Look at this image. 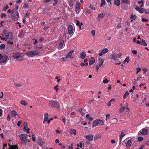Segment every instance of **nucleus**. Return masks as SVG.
Listing matches in <instances>:
<instances>
[{"mask_svg":"<svg viewBox=\"0 0 149 149\" xmlns=\"http://www.w3.org/2000/svg\"><path fill=\"white\" fill-rule=\"evenodd\" d=\"M47 102L52 107H56L58 111H60L61 110V106L59 103L57 101L51 100H48Z\"/></svg>","mask_w":149,"mask_h":149,"instance_id":"nucleus-1","label":"nucleus"},{"mask_svg":"<svg viewBox=\"0 0 149 149\" xmlns=\"http://www.w3.org/2000/svg\"><path fill=\"white\" fill-rule=\"evenodd\" d=\"M28 136V135L27 134H21L19 135V138L22 141L23 144L26 145V141L27 140Z\"/></svg>","mask_w":149,"mask_h":149,"instance_id":"nucleus-2","label":"nucleus"},{"mask_svg":"<svg viewBox=\"0 0 149 149\" xmlns=\"http://www.w3.org/2000/svg\"><path fill=\"white\" fill-rule=\"evenodd\" d=\"M103 124V122L102 120L97 119L93 121L92 126L93 127H94L99 125H102Z\"/></svg>","mask_w":149,"mask_h":149,"instance_id":"nucleus-3","label":"nucleus"},{"mask_svg":"<svg viewBox=\"0 0 149 149\" xmlns=\"http://www.w3.org/2000/svg\"><path fill=\"white\" fill-rule=\"evenodd\" d=\"M80 3L79 1H77L75 5V12L77 14H79L80 11Z\"/></svg>","mask_w":149,"mask_h":149,"instance_id":"nucleus-4","label":"nucleus"},{"mask_svg":"<svg viewBox=\"0 0 149 149\" xmlns=\"http://www.w3.org/2000/svg\"><path fill=\"white\" fill-rule=\"evenodd\" d=\"M14 13L15 14H13L12 19L14 21H16L19 18V13L17 10H16Z\"/></svg>","mask_w":149,"mask_h":149,"instance_id":"nucleus-5","label":"nucleus"},{"mask_svg":"<svg viewBox=\"0 0 149 149\" xmlns=\"http://www.w3.org/2000/svg\"><path fill=\"white\" fill-rule=\"evenodd\" d=\"M135 141L133 138H131L129 140H128L127 143H126V146L127 147H129L133 144L135 143Z\"/></svg>","mask_w":149,"mask_h":149,"instance_id":"nucleus-6","label":"nucleus"},{"mask_svg":"<svg viewBox=\"0 0 149 149\" xmlns=\"http://www.w3.org/2000/svg\"><path fill=\"white\" fill-rule=\"evenodd\" d=\"M8 56L6 55L2 56L0 54V62L1 63H3L7 61Z\"/></svg>","mask_w":149,"mask_h":149,"instance_id":"nucleus-7","label":"nucleus"},{"mask_svg":"<svg viewBox=\"0 0 149 149\" xmlns=\"http://www.w3.org/2000/svg\"><path fill=\"white\" fill-rule=\"evenodd\" d=\"M127 133V131L124 130L122 131L121 132L120 135L119 136V144L121 143L122 139L123 138L125 135L126 133Z\"/></svg>","mask_w":149,"mask_h":149,"instance_id":"nucleus-8","label":"nucleus"},{"mask_svg":"<svg viewBox=\"0 0 149 149\" xmlns=\"http://www.w3.org/2000/svg\"><path fill=\"white\" fill-rule=\"evenodd\" d=\"M73 29L72 26L71 25H69L68 28V32L69 35H71L73 32Z\"/></svg>","mask_w":149,"mask_h":149,"instance_id":"nucleus-9","label":"nucleus"},{"mask_svg":"<svg viewBox=\"0 0 149 149\" xmlns=\"http://www.w3.org/2000/svg\"><path fill=\"white\" fill-rule=\"evenodd\" d=\"M108 51V49L107 48L102 49L101 51H100V50H99V52H100V53L99 54V55L101 56H102L103 55L107 53Z\"/></svg>","mask_w":149,"mask_h":149,"instance_id":"nucleus-10","label":"nucleus"},{"mask_svg":"<svg viewBox=\"0 0 149 149\" xmlns=\"http://www.w3.org/2000/svg\"><path fill=\"white\" fill-rule=\"evenodd\" d=\"M74 52L73 50H71L66 55V58H70L71 59H73L74 58L73 56L72 55V53Z\"/></svg>","mask_w":149,"mask_h":149,"instance_id":"nucleus-11","label":"nucleus"},{"mask_svg":"<svg viewBox=\"0 0 149 149\" xmlns=\"http://www.w3.org/2000/svg\"><path fill=\"white\" fill-rule=\"evenodd\" d=\"M7 35L5 36L7 38L10 40L13 39V35L11 32H9Z\"/></svg>","mask_w":149,"mask_h":149,"instance_id":"nucleus-12","label":"nucleus"},{"mask_svg":"<svg viewBox=\"0 0 149 149\" xmlns=\"http://www.w3.org/2000/svg\"><path fill=\"white\" fill-rule=\"evenodd\" d=\"M84 137L89 141H92L93 139V135H87Z\"/></svg>","mask_w":149,"mask_h":149,"instance_id":"nucleus-13","label":"nucleus"},{"mask_svg":"<svg viewBox=\"0 0 149 149\" xmlns=\"http://www.w3.org/2000/svg\"><path fill=\"white\" fill-rule=\"evenodd\" d=\"M86 120L87 121H92L93 120V118L91 117L90 115L89 114H88L86 115Z\"/></svg>","mask_w":149,"mask_h":149,"instance_id":"nucleus-14","label":"nucleus"},{"mask_svg":"<svg viewBox=\"0 0 149 149\" xmlns=\"http://www.w3.org/2000/svg\"><path fill=\"white\" fill-rule=\"evenodd\" d=\"M21 56L20 53L19 52H16L13 55V57L14 58H18Z\"/></svg>","mask_w":149,"mask_h":149,"instance_id":"nucleus-15","label":"nucleus"},{"mask_svg":"<svg viewBox=\"0 0 149 149\" xmlns=\"http://www.w3.org/2000/svg\"><path fill=\"white\" fill-rule=\"evenodd\" d=\"M147 130L146 129H143L141 130L140 131V133L142 135H145L147 133Z\"/></svg>","mask_w":149,"mask_h":149,"instance_id":"nucleus-16","label":"nucleus"},{"mask_svg":"<svg viewBox=\"0 0 149 149\" xmlns=\"http://www.w3.org/2000/svg\"><path fill=\"white\" fill-rule=\"evenodd\" d=\"M64 41L63 40H62L60 42L59 44V46L58 47V49H61L63 47L64 44Z\"/></svg>","mask_w":149,"mask_h":149,"instance_id":"nucleus-17","label":"nucleus"},{"mask_svg":"<svg viewBox=\"0 0 149 149\" xmlns=\"http://www.w3.org/2000/svg\"><path fill=\"white\" fill-rule=\"evenodd\" d=\"M38 143L40 146H42L44 144V142L42 141V139L40 138H38L37 139Z\"/></svg>","mask_w":149,"mask_h":149,"instance_id":"nucleus-18","label":"nucleus"},{"mask_svg":"<svg viewBox=\"0 0 149 149\" xmlns=\"http://www.w3.org/2000/svg\"><path fill=\"white\" fill-rule=\"evenodd\" d=\"M95 62V60L94 58L91 57L89 59V65H91L93 64Z\"/></svg>","mask_w":149,"mask_h":149,"instance_id":"nucleus-19","label":"nucleus"},{"mask_svg":"<svg viewBox=\"0 0 149 149\" xmlns=\"http://www.w3.org/2000/svg\"><path fill=\"white\" fill-rule=\"evenodd\" d=\"M17 113L14 109L11 110V114L13 117H16L17 115Z\"/></svg>","mask_w":149,"mask_h":149,"instance_id":"nucleus-20","label":"nucleus"},{"mask_svg":"<svg viewBox=\"0 0 149 149\" xmlns=\"http://www.w3.org/2000/svg\"><path fill=\"white\" fill-rule=\"evenodd\" d=\"M118 56H117V55L116 54L113 53L112 54L111 59H112L114 61H115L116 60Z\"/></svg>","mask_w":149,"mask_h":149,"instance_id":"nucleus-21","label":"nucleus"},{"mask_svg":"<svg viewBox=\"0 0 149 149\" xmlns=\"http://www.w3.org/2000/svg\"><path fill=\"white\" fill-rule=\"evenodd\" d=\"M33 56L37 55L40 52L38 50L32 51Z\"/></svg>","mask_w":149,"mask_h":149,"instance_id":"nucleus-22","label":"nucleus"},{"mask_svg":"<svg viewBox=\"0 0 149 149\" xmlns=\"http://www.w3.org/2000/svg\"><path fill=\"white\" fill-rule=\"evenodd\" d=\"M98 60L100 61L98 65H99V66L101 67L103 63L104 62V60L103 59H102L101 58H99Z\"/></svg>","mask_w":149,"mask_h":149,"instance_id":"nucleus-23","label":"nucleus"},{"mask_svg":"<svg viewBox=\"0 0 149 149\" xmlns=\"http://www.w3.org/2000/svg\"><path fill=\"white\" fill-rule=\"evenodd\" d=\"M69 133L70 134H74L75 135L76 134V131L74 129H72L70 130Z\"/></svg>","mask_w":149,"mask_h":149,"instance_id":"nucleus-24","label":"nucleus"},{"mask_svg":"<svg viewBox=\"0 0 149 149\" xmlns=\"http://www.w3.org/2000/svg\"><path fill=\"white\" fill-rule=\"evenodd\" d=\"M120 1L119 0H114V4L117 6H120Z\"/></svg>","mask_w":149,"mask_h":149,"instance_id":"nucleus-25","label":"nucleus"},{"mask_svg":"<svg viewBox=\"0 0 149 149\" xmlns=\"http://www.w3.org/2000/svg\"><path fill=\"white\" fill-rule=\"evenodd\" d=\"M80 55L81 58L82 59H84L85 58L86 54L85 52H83L80 54Z\"/></svg>","mask_w":149,"mask_h":149,"instance_id":"nucleus-26","label":"nucleus"},{"mask_svg":"<svg viewBox=\"0 0 149 149\" xmlns=\"http://www.w3.org/2000/svg\"><path fill=\"white\" fill-rule=\"evenodd\" d=\"M140 44L144 46L147 45V44L146 43L145 40L143 39L141 40Z\"/></svg>","mask_w":149,"mask_h":149,"instance_id":"nucleus-27","label":"nucleus"},{"mask_svg":"<svg viewBox=\"0 0 149 149\" xmlns=\"http://www.w3.org/2000/svg\"><path fill=\"white\" fill-rule=\"evenodd\" d=\"M69 5L70 7H71L72 8L73 7V1L72 0H70L69 1Z\"/></svg>","mask_w":149,"mask_h":149,"instance_id":"nucleus-28","label":"nucleus"},{"mask_svg":"<svg viewBox=\"0 0 149 149\" xmlns=\"http://www.w3.org/2000/svg\"><path fill=\"white\" fill-rule=\"evenodd\" d=\"M7 30L6 29H4L3 31V34H2V36L4 37L6 35H7V34L8 33Z\"/></svg>","mask_w":149,"mask_h":149,"instance_id":"nucleus-29","label":"nucleus"},{"mask_svg":"<svg viewBox=\"0 0 149 149\" xmlns=\"http://www.w3.org/2000/svg\"><path fill=\"white\" fill-rule=\"evenodd\" d=\"M26 54L28 56H33L32 51L26 53Z\"/></svg>","mask_w":149,"mask_h":149,"instance_id":"nucleus-30","label":"nucleus"},{"mask_svg":"<svg viewBox=\"0 0 149 149\" xmlns=\"http://www.w3.org/2000/svg\"><path fill=\"white\" fill-rule=\"evenodd\" d=\"M129 95V93L128 91H126L124 95L123 96V98L124 99H125L126 98V97L128 96Z\"/></svg>","mask_w":149,"mask_h":149,"instance_id":"nucleus-31","label":"nucleus"},{"mask_svg":"<svg viewBox=\"0 0 149 149\" xmlns=\"http://www.w3.org/2000/svg\"><path fill=\"white\" fill-rule=\"evenodd\" d=\"M121 2L123 3L127 4L130 3V0H122Z\"/></svg>","mask_w":149,"mask_h":149,"instance_id":"nucleus-32","label":"nucleus"},{"mask_svg":"<svg viewBox=\"0 0 149 149\" xmlns=\"http://www.w3.org/2000/svg\"><path fill=\"white\" fill-rule=\"evenodd\" d=\"M105 4V0H102L100 4V6L102 7L104 6Z\"/></svg>","mask_w":149,"mask_h":149,"instance_id":"nucleus-33","label":"nucleus"},{"mask_svg":"<svg viewBox=\"0 0 149 149\" xmlns=\"http://www.w3.org/2000/svg\"><path fill=\"white\" fill-rule=\"evenodd\" d=\"M20 103L22 105H23L24 106H26L27 104V102L24 100L21 101Z\"/></svg>","mask_w":149,"mask_h":149,"instance_id":"nucleus-34","label":"nucleus"},{"mask_svg":"<svg viewBox=\"0 0 149 149\" xmlns=\"http://www.w3.org/2000/svg\"><path fill=\"white\" fill-rule=\"evenodd\" d=\"M100 137H101V136L100 135L96 134L95 135L94 139L95 140H96Z\"/></svg>","mask_w":149,"mask_h":149,"instance_id":"nucleus-35","label":"nucleus"},{"mask_svg":"<svg viewBox=\"0 0 149 149\" xmlns=\"http://www.w3.org/2000/svg\"><path fill=\"white\" fill-rule=\"evenodd\" d=\"M136 18V16L135 15H132L130 17V18L131 19H133V20H135Z\"/></svg>","mask_w":149,"mask_h":149,"instance_id":"nucleus-36","label":"nucleus"},{"mask_svg":"<svg viewBox=\"0 0 149 149\" xmlns=\"http://www.w3.org/2000/svg\"><path fill=\"white\" fill-rule=\"evenodd\" d=\"M5 45L3 44H2L0 46V49L1 50H2L5 48Z\"/></svg>","mask_w":149,"mask_h":149,"instance_id":"nucleus-37","label":"nucleus"},{"mask_svg":"<svg viewBox=\"0 0 149 149\" xmlns=\"http://www.w3.org/2000/svg\"><path fill=\"white\" fill-rule=\"evenodd\" d=\"M109 81L107 79L105 78L104 80H103L102 82L104 84H106L109 83Z\"/></svg>","mask_w":149,"mask_h":149,"instance_id":"nucleus-38","label":"nucleus"},{"mask_svg":"<svg viewBox=\"0 0 149 149\" xmlns=\"http://www.w3.org/2000/svg\"><path fill=\"white\" fill-rule=\"evenodd\" d=\"M128 104L127 103L125 104V107H126V111H130V109L128 107Z\"/></svg>","mask_w":149,"mask_h":149,"instance_id":"nucleus-39","label":"nucleus"},{"mask_svg":"<svg viewBox=\"0 0 149 149\" xmlns=\"http://www.w3.org/2000/svg\"><path fill=\"white\" fill-rule=\"evenodd\" d=\"M130 60L129 58L128 57H127L124 61V63H125L126 62L127 63Z\"/></svg>","mask_w":149,"mask_h":149,"instance_id":"nucleus-40","label":"nucleus"},{"mask_svg":"<svg viewBox=\"0 0 149 149\" xmlns=\"http://www.w3.org/2000/svg\"><path fill=\"white\" fill-rule=\"evenodd\" d=\"M145 10L143 8H141L139 10V13H142L145 12Z\"/></svg>","mask_w":149,"mask_h":149,"instance_id":"nucleus-41","label":"nucleus"},{"mask_svg":"<svg viewBox=\"0 0 149 149\" xmlns=\"http://www.w3.org/2000/svg\"><path fill=\"white\" fill-rule=\"evenodd\" d=\"M23 7H24L25 9H27L29 8V6L28 5L27 3H25Z\"/></svg>","mask_w":149,"mask_h":149,"instance_id":"nucleus-42","label":"nucleus"},{"mask_svg":"<svg viewBox=\"0 0 149 149\" xmlns=\"http://www.w3.org/2000/svg\"><path fill=\"white\" fill-rule=\"evenodd\" d=\"M104 14L102 13H100L98 15V17L99 18H102L104 16Z\"/></svg>","mask_w":149,"mask_h":149,"instance_id":"nucleus-43","label":"nucleus"},{"mask_svg":"<svg viewBox=\"0 0 149 149\" xmlns=\"http://www.w3.org/2000/svg\"><path fill=\"white\" fill-rule=\"evenodd\" d=\"M112 121L113 122V123L112 124H115L117 122V120L116 118H114L113 120Z\"/></svg>","mask_w":149,"mask_h":149,"instance_id":"nucleus-44","label":"nucleus"},{"mask_svg":"<svg viewBox=\"0 0 149 149\" xmlns=\"http://www.w3.org/2000/svg\"><path fill=\"white\" fill-rule=\"evenodd\" d=\"M14 85L16 87H19L22 86V85L18 83H15Z\"/></svg>","mask_w":149,"mask_h":149,"instance_id":"nucleus-45","label":"nucleus"},{"mask_svg":"<svg viewBox=\"0 0 149 149\" xmlns=\"http://www.w3.org/2000/svg\"><path fill=\"white\" fill-rule=\"evenodd\" d=\"M143 140V138L141 136H139L138 138V140L139 141H141Z\"/></svg>","mask_w":149,"mask_h":149,"instance_id":"nucleus-46","label":"nucleus"},{"mask_svg":"<svg viewBox=\"0 0 149 149\" xmlns=\"http://www.w3.org/2000/svg\"><path fill=\"white\" fill-rule=\"evenodd\" d=\"M125 109V107H122L119 110V111L120 112H122Z\"/></svg>","mask_w":149,"mask_h":149,"instance_id":"nucleus-47","label":"nucleus"},{"mask_svg":"<svg viewBox=\"0 0 149 149\" xmlns=\"http://www.w3.org/2000/svg\"><path fill=\"white\" fill-rule=\"evenodd\" d=\"M120 22L119 23V24L116 26L117 29H118L120 28L121 27V20L120 21Z\"/></svg>","mask_w":149,"mask_h":149,"instance_id":"nucleus-48","label":"nucleus"},{"mask_svg":"<svg viewBox=\"0 0 149 149\" xmlns=\"http://www.w3.org/2000/svg\"><path fill=\"white\" fill-rule=\"evenodd\" d=\"M44 38L43 37H42L40 38L39 40V41L40 42H41L42 41L44 40Z\"/></svg>","mask_w":149,"mask_h":149,"instance_id":"nucleus-49","label":"nucleus"},{"mask_svg":"<svg viewBox=\"0 0 149 149\" xmlns=\"http://www.w3.org/2000/svg\"><path fill=\"white\" fill-rule=\"evenodd\" d=\"M7 12L8 13H10L12 14H13L14 11H12L10 9H8V10Z\"/></svg>","mask_w":149,"mask_h":149,"instance_id":"nucleus-50","label":"nucleus"},{"mask_svg":"<svg viewBox=\"0 0 149 149\" xmlns=\"http://www.w3.org/2000/svg\"><path fill=\"white\" fill-rule=\"evenodd\" d=\"M138 3L139 4H141L142 5H143L144 3V1L142 0L139 1L138 2Z\"/></svg>","mask_w":149,"mask_h":149,"instance_id":"nucleus-51","label":"nucleus"},{"mask_svg":"<svg viewBox=\"0 0 149 149\" xmlns=\"http://www.w3.org/2000/svg\"><path fill=\"white\" fill-rule=\"evenodd\" d=\"M79 111L82 114L84 113L83 111V109L82 108L80 109L79 110Z\"/></svg>","mask_w":149,"mask_h":149,"instance_id":"nucleus-52","label":"nucleus"},{"mask_svg":"<svg viewBox=\"0 0 149 149\" xmlns=\"http://www.w3.org/2000/svg\"><path fill=\"white\" fill-rule=\"evenodd\" d=\"M6 15L4 13L2 14L1 15V17L2 18L3 17H6Z\"/></svg>","mask_w":149,"mask_h":149,"instance_id":"nucleus-53","label":"nucleus"},{"mask_svg":"<svg viewBox=\"0 0 149 149\" xmlns=\"http://www.w3.org/2000/svg\"><path fill=\"white\" fill-rule=\"evenodd\" d=\"M9 8V6L8 5H6L5 7H4L3 8V10L6 11L7 10V9L8 8Z\"/></svg>","mask_w":149,"mask_h":149,"instance_id":"nucleus-54","label":"nucleus"},{"mask_svg":"<svg viewBox=\"0 0 149 149\" xmlns=\"http://www.w3.org/2000/svg\"><path fill=\"white\" fill-rule=\"evenodd\" d=\"M141 70V69L140 68H136V73H138Z\"/></svg>","mask_w":149,"mask_h":149,"instance_id":"nucleus-55","label":"nucleus"},{"mask_svg":"<svg viewBox=\"0 0 149 149\" xmlns=\"http://www.w3.org/2000/svg\"><path fill=\"white\" fill-rule=\"evenodd\" d=\"M30 14V13L27 12L25 15V17H28L29 15Z\"/></svg>","mask_w":149,"mask_h":149,"instance_id":"nucleus-56","label":"nucleus"},{"mask_svg":"<svg viewBox=\"0 0 149 149\" xmlns=\"http://www.w3.org/2000/svg\"><path fill=\"white\" fill-rule=\"evenodd\" d=\"M134 81L133 83V84L134 85H136L137 84V80H136L135 79H134Z\"/></svg>","mask_w":149,"mask_h":149,"instance_id":"nucleus-57","label":"nucleus"},{"mask_svg":"<svg viewBox=\"0 0 149 149\" xmlns=\"http://www.w3.org/2000/svg\"><path fill=\"white\" fill-rule=\"evenodd\" d=\"M135 9L136 10L138 11H139L140 9V8L137 6H135Z\"/></svg>","mask_w":149,"mask_h":149,"instance_id":"nucleus-58","label":"nucleus"},{"mask_svg":"<svg viewBox=\"0 0 149 149\" xmlns=\"http://www.w3.org/2000/svg\"><path fill=\"white\" fill-rule=\"evenodd\" d=\"M142 20L143 22H147L148 21V19H146L144 18H143L142 19Z\"/></svg>","mask_w":149,"mask_h":149,"instance_id":"nucleus-59","label":"nucleus"},{"mask_svg":"<svg viewBox=\"0 0 149 149\" xmlns=\"http://www.w3.org/2000/svg\"><path fill=\"white\" fill-rule=\"evenodd\" d=\"M132 53L134 54H136L137 53V52L135 50H133L132 51Z\"/></svg>","mask_w":149,"mask_h":149,"instance_id":"nucleus-60","label":"nucleus"},{"mask_svg":"<svg viewBox=\"0 0 149 149\" xmlns=\"http://www.w3.org/2000/svg\"><path fill=\"white\" fill-rule=\"evenodd\" d=\"M89 8H90L92 10H95V8L92 6H90Z\"/></svg>","mask_w":149,"mask_h":149,"instance_id":"nucleus-61","label":"nucleus"},{"mask_svg":"<svg viewBox=\"0 0 149 149\" xmlns=\"http://www.w3.org/2000/svg\"><path fill=\"white\" fill-rule=\"evenodd\" d=\"M3 96V93L1 92V94H0V98H2Z\"/></svg>","mask_w":149,"mask_h":149,"instance_id":"nucleus-62","label":"nucleus"},{"mask_svg":"<svg viewBox=\"0 0 149 149\" xmlns=\"http://www.w3.org/2000/svg\"><path fill=\"white\" fill-rule=\"evenodd\" d=\"M117 55V56H118V57L119 58H120L122 54L121 53H119L118 54H116Z\"/></svg>","mask_w":149,"mask_h":149,"instance_id":"nucleus-63","label":"nucleus"},{"mask_svg":"<svg viewBox=\"0 0 149 149\" xmlns=\"http://www.w3.org/2000/svg\"><path fill=\"white\" fill-rule=\"evenodd\" d=\"M21 123V121H18L17 123V126L18 127H19Z\"/></svg>","mask_w":149,"mask_h":149,"instance_id":"nucleus-64","label":"nucleus"}]
</instances>
